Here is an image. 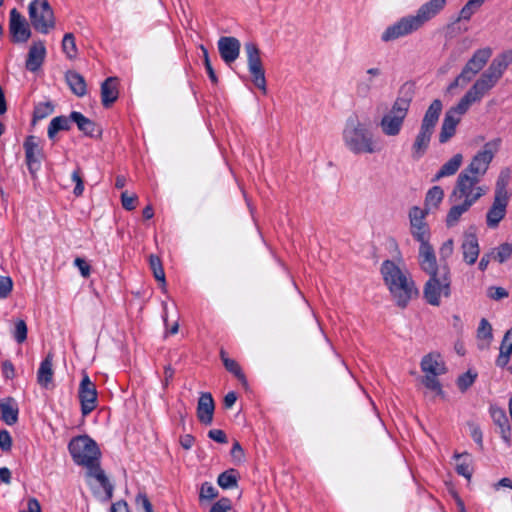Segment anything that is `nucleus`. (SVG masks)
Masks as SVG:
<instances>
[{
  "label": "nucleus",
  "instance_id": "nucleus-4",
  "mask_svg": "<svg viewBox=\"0 0 512 512\" xmlns=\"http://www.w3.org/2000/svg\"><path fill=\"white\" fill-rule=\"evenodd\" d=\"M381 274L397 305L404 308L417 296L418 290L404 264L385 260L381 265Z\"/></svg>",
  "mask_w": 512,
  "mask_h": 512
},
{
  "label": "nucleus",
  "instance_id": "nucleus-46",
  "mask_svg": "<svg viewBox=\"0 0 512 512\" xmlns=\"http://www.w3.org/2000/svg\"><path fill=\"white\" fill-rule=\"evenodd\" d=\"M486 0H469L460 11V19L469 20Z\"/></svg>",
  "mask_w": 512,
  "mask_h": 512
},
{
  "label": "nucleus",
  "instance_id": "nucleus-29",
  "mask_svg": "<svg viewBox=\"0 0 512 512\" xmlns=\"http://www.w3.org/2000/svg\"><path fill=\"white\" fill-rule=\"evenodd\" d=\"M53 376V356L51 353H49L40 363L39 369L37 371V382L40 386L48 388L52 383Z\"/></svg>",
  "mask_w": 512,
  "mask_h": 512
},
{
  "label": "nucleus",
  "instance_id": "nucleus-42",
  "mask_svg": "<svg viewBox=\"0 0 512 512\" xmlns=\"http://www.w3.org/2000/svg\"><path fill=\"white\" fill-rule=\"evenodd\" d=\"M493 261L500 264L509 260L512 256V244L505 242L490 250Z\"/></svg>",
  "mask_w": 512,
  "mask_h": 512
},
{
  "label": "nucleus",
  "instance_id": "nucleus-59",
  "mask_svg": "<svg viewBox=\"0 0 512 512\" xmlns=\"http://www.w3.org/2000/svg\"><path fill=\"white\" fill-rule=\"evenodd\" d=\"M208 437L218 443H226L227 436L221 429H212L208 432Z\"/></svg>",
  "mask_w": 512,
  "mask_h": 512
},
{
  "label": "nucleus",
  "instance_id": "nucleus-23",
  "mask_svg": "<svg viewBox=\"0 0 512 512\" xmlns=\"http://www.w3.org/2000/svg\"><path fill=\"white\" fill-rule=\"evenodd\" d=\"M461 250L463 254V260L468 265H473L476 263L480 253V247L478 238L474 232L467 231L464 233Z\"/></svg>",
  "mask_w": 512,
  "mask_h": 512
},
{
  "label": "nucleus",
  "instance_id": "nucleus-7",
  "mask_svg": "<svg viewBox=\"0 0 512 512\" xmlns=\"http://www.w3.org/2000/svg\"><path fill=\"white\" fill-rule=\"evenodd\" d=\"M480 181L460 172L449 197L450 201L462 202L472 207L488 191V187L480 185Z\"/></svg>",
  "mask_w": 512,
  "mask_h": 512
},
{
  "label": "nucleus",
  "instance_id": "nucleus-16",
  "mask_svg": "<svg viewBox=\"0 0 512 512\" xmlns=\"http://www.w3.org/2000/svg\"><path fill=\"white\" fill-rule=\"evenodd\" d=\"M23 148L29 173L33 179H36L37 173L41 168L42 160L44 159L43 148L40 145L39 139L34 135H29L25 138Z\"/></svg>",
  "mask_w": 512,
  "mask_h": 512
},
{
  "label": "nucleus",
  "instance_id": "nucleus-63",
  "mask_svg": "<svg viewBox=\"0 0 512 512\" xmlns=\"http://www.w3.org/2000/svg\"><path fill=\"white\" fill-rule=\"evenodd\" d=\"M195 438L191 434L180 436L179 443L185 450H189L194 445Z\"/></svg>",
  "mask_w": 512,
  "mask_h": 512
},
{
  "label": "nucleus",
  "instance_id": "nucleus-60",
  "mask_svg": "<svg viewBox=\"0 0 512 512\" xmlns=\"http://www.w3.org/2000/svg\"><path fill=\"white\" fill-rule=\"evenodd\" d=\"M2 374L6 379H13L15 376V369L11 361L6 360L1 365Z\"/></svg>",
  "mask_w": 512,
  "mask_h": 512
},
{
  "label": "nucleus",
  "instance_id": "nucleus-43",
  "mask_svg": "<svg viewBox=\"0 0 512 512\" xmlns=\"http://www.w3.org/2000/svg\"><path fill=\"white\" fill-rule=\"evenodd\" d=\"M478 373L472 369L458 376L456 384L461 392L467 391L476 381Z\"/></svg>",
  "mask_w": 512,
  "mask_h": 512
},
{
  "label": "nucleus",
  "instance_id": "nucleus-6",
  "mask_svg": "<svg viewBox=\"0 0 512 512\" xmlns=\"http://www.w3.org/2000/svg\"><path fill=\"white\" fill-rule=\"evenodd\" d=\"M442 112V102L435 99L426 110L421 122L420 129L415 136L411 147V157L414 160L421 159L429 148L431 137L434 133Z\"/></svg>",
  "mask_w": 512,
  "mask_h": 512
},
{
  "label": "nucleus",
  "instance_id": "nucleus-47",
  "mask_svg": "<svg viewBox=\"0 0 512 512\" xmlns=\"http://www.w3.org/2000/svg\"><path fill=\"white\" fill-rule=\"evenodd\" d=\"M218 496L217 489L210 482L202 483L199 492L200 501H210Z\"/></svg>",
  "mask_w": 512,
  "mask_h": 512
},
{
  "label": "nucleus",
  "instance_id": "nucleus-9",
  "mask_svg": "<svg viewBox=\"0 0 512 512\" xmlns=\"http://www.w3.org/2000/svg\"><path fill=\"white\" fill-rule=\"evenodd\" d=\"M502 139L497 137L486 142L461 172L481 180L487 173L491 162L500 150Z\"/></svg>",
  "mask_w": 512,
  "mask_h": 512
},
{
  "label": "nucleus",
  "instance_id": "nucleus-58",
  "mask_svg": "<svg viewBox=\"0 0 512 512\" xmlns=\"http://www.w3.org/2000/svg\"><path fill=\"white\" fill-rule=\"evenodd\" d=\"M12 447V438L7 430L0 431V448L3 451H9Z\"/></svg>",
  "mask_w": 512,
  "mask_h": 512
},
{
  "label": "nucleus",
  "instance_id": "nucleus-64",
  "mask_svg": "<svg viewBox=\"0 0 512 512\" xmlns=\"http://www.w3.org/2000/svg\"><path fill=\"white\" fill-rule=\"evenodd\" d=\"M454 242L452 239H448L443 243L440 248V253L443 257H449L453 253Z\"/></svg>",
  "mask_w": 512,
  "mask_h": 512
},
{
  "label": "nucleus",
  "instance_id": "nucleus-54",
  "mask_svg": "<svg viewBox=\"0 0 512 512\" xmlns=\"http://www.w3.org/2000/svg\"><path fill=\"white\" fill-rule=\"evenodd\" d=\"M136 505L145 512H154L152 504L145 493H138L135 499Z\"/></svg>",
  "mask_w": 512,
  "mask_h": 512
},
{
  "label": "nucleus",
  "instance_id": "nucleus-45",
  "mask_svg": "<svg viewBox=\"0 0 512 512\" xmlns=\"http://www.w3.org/2000/svg\"><path fill=\"white\" fill-rule=\"evenodd\" d=\"M218 485L223 489H229L237 486V478L234 470H228L221 473L217 479Z\"/></svg>",
  "mask_w": 512,
  "mask_h": 512
},
{
  "label": "nucleus",
  "instance_id": "nucleus-37",
  "mask_svg": "<svg viewBox=\"0 0 512 512\" xmlns=\"http://www.w3.org/2000/svg\"><path fill=\"white\" fill-rule=\"evenodd\" d=\"M220 357L226 370L232 373L243 386H247V380L240 365L234 359L229 358L223 349L220 351Z\"/></svg>",
  "mask_w": 512,
  "mask_h": 512
},
{
  "label": "nucleus",
  "instance_id": "nucleus-26",
  "mask_svg": "<svg viewBox=\"0 0 512 512\" xmlns=\"http://www.w3.org/2000/svg\"><path fill=\"white\" fill-rule=\"evenodd\" d=\"M421 370L425 374L442 375L446 373V366L440 354L429 353L422 358Z\"/></svg>",
  "mask_w": 512,
  "mask_h": 512
},
{
  "label": "nucleus",
  "instance_id": "nucleus-56",
  "mask_svg": "<svg viewBox=\"0 0 512 512\" xmlns=\"http://www.w3.org/2000/svg\"><path fill=\"white\" fill-rule=\"evenodd\" d=\"M74 265L79 269L80 274L84 278H88L91 274V266L86 262L85 259L77 257L74 260Z\"/></svg>",
  "mask_w": 512,
  "mask_h": 512
},
{
  "label": "nucleus",
  "instance_id": "nucleus-20",
  "mask_svg": "<svg viewBox=\"0 0 512 512\" xmlns=\"http://www.w3.org/2000/svg\"><path fill=\"white\" fill-rule=\"evenodd\" d=\"M419 265L428 275L440 272L434 249L429 242L421 243L419 246Z\"/></svg>",
  "mask_w": 512,
  "mask_h": 512
},
{
  "label": "nucleus",
  "instance_id": "nucleus-15",
  "mask_svg": "<svg viewBox=\"0 0 512 512\" xmlns=\"http://www.w3.org/2000/svg\"><path fill=\"white\" fill-rule=\"evenodd\" d=\"M427 210L413 206L409 210L410 233L414 240L421 243L429 242L431 233L426 222Z\"/></svg>",
  "mask_w": 512,
  "mask_h": 512
},
{
  "label": "nucleus",
  "instance_id": "nucleus-10",
  "mask_svg": "<svg viewBox=\"0 0 512 512\" xmlns=\"http://www.w3.org/2000/svg\"><path fill=\"white\" fill-rule=\"evenodd\" d=\"M430 278L424 286V298L426 301L433 306H439L441 303V297L450 296V269L447 265L440 267V272L429 275Z\"/></svg>",
  "mask_w": 512,
  "mask_h": 512
},
{
  "label": "nucleus",
  "instance_id": "nucleus-31",
  "mask_svg": "<svg viewBox=\"0 0 512 512\" xmlns=\"http://www.w3.org/2000/svg\"><path fill=\"white\" fill-rule=\"evenodd\" d=\"M1 419L7 425H14L18 421V406L11 397L0 400Z\"/></svg>",
  "mask_w": 512,
  "mask_h": 512
},
{
  "label": "nucleus",
  "instance_id": "nucleus-19",
  "mask_svg": "<svg viewBox=\"0 0 512 512\" xmlns=\"http://www.w3.org/2000/svg\"><path fill=\"white\" fill-rule=\"evenodd\" d=\"M241 43L232 36H223L218 40V50L226 64L233 63L240 54Z\"/></svg>",
  "mask_w": 512,
  "mask_h": 512
},
{
  "label": "nucleus",
  "instance_id": "nucleus-22",
  "mask_svg": "<svg viewBox=\"0 0 512 512\" xmlns=\"http://www.w3.org/2000/svg\"><path fill=\"white\" fill-rule=\"evenodd\" d=\"M512 357V327L508 329L501 340L499 354L495 359V365L500 369H507L512 373V366L509 365Z\"/></svg>",
  "mask_w": 512,
  "mask_h": 512
},
{
  "label": "nucleus",
  "instance_id": "nucleus-44",
  "mask_svg": "<svg viewBox=\"0 0 512 512\" xmlns=\"http://www.w3.org/2000/svg\"><path fill=\"white\" fill-rule=\"evenodd\" d=\"M149 265L151 270L153 271V275L155 279L165 285V272L162 266V262L160 258L156 255L149 256Z\"/></svg>",
  "mask_w": 512,
  "mask_h": 512
},
{
  "label": "nucleus",
  "instance_id": "nucleus-41",
  "mask_svg": "<svg viewBox=\"0 0 512 512\" xmlns=\"http://www.w3.org/2000/svg\"><path fill=\"white\" fill-rule=\"evenodd\" d=\"M381 75V70L379 68H370L366 72V77L364 80L359 82L357 86V91L360 94H367L370 89L374 86V78Z\"/></svg>",
  "mask_w": 512,
  "mask_h": 512
},
{
  "label": "nucleus",
  "instance_id": "nucleus-40",
  "mask_svg": "<svg viewBox=\"0 0 512 512\" xmlns=\"http://www.w3.org/2000/svg\"><path fill=\"white\" fill-rule=\"evenodd\" d=\"M62 51L70 60H74L78 56L75 36L73 33H66L61 43Z\"/></svg>",
  "mask_w": 512,
  "mask_h": 512
},
{
  "label": "nucleus",
  "instance_id": "nucleus-48",
  "mask_svg": "<svg viewBox=\"0 0 512 512\" xmlns=\"http://www.w3.org/2000/svg\"><path fill=\"white\" fill-rule=\"evenodd\" d=\"M438 375L425 374L422 383L426 388L435 391L438 395L443 394V390L439 380L437 379Z\"/></svg>",
  "mask_w": 512,
  "mask_h": 512
},
{
  "label": "nucleus",
  "instance_id": "nucleus-39",
  "mask_svg": "<svg viewBox=\"0 0 512 512\" xmlns=\"http://www.w3.org/2000/svg\"><path fill=\"white\" fill-rule=\"evenodd\" d=\"M70 118L66 116L54 117L48 126V137L53 139L59 131H67L70 129Z\"/></svg>",
  "mask_w": 512,
  "mask_h": 512
},
{
  "label": "nucleus",
  "instance_id": "nucleus-13",
  "mask_svg": "<svg viewBox=\"0 0 512 512\" xmlns=\"http://www.w3.org/2000/svg\"><path fill=\"white\" fill-rule=\"evenodd\" d=\"M245 52L247 55V64L249 72L252 75L254 85L259 88L263 94L267 93L265 71L260 57V50L256 43H245Z\"/></svg>",
  "mask_w": 512,
  "mask_h": 512
},
{
  "label": "nucleus",
  "instance_id": "nucleus-50",
  "mask_svg": "<svg viewBox=\"0 0 512 512\" xmlns=\"http://www.w3.org/2000/svg\"><path fill=\"white\" fill-rule=\"evenodd\" d=\"M14 338L18 343L27 339V325L24 320H18L15 324Z\"/></svg>",
  "mask_w": 512,
  "mask_h": 512
},
{
  "label": "nucleus",
  "instance_id": "nucleus-38",
  "mask_svg": "<svg viewBox=\"0 0 512 512\" xmlns=\"http://www.w3.org/2000/svg\"><path fill=\"white\" fill-rule=\"evenodd\" d=\"M444 191L440 186H433L430 188L425 197V210L427 213L431 209H436L443 201Z\"/></svg>",
  "mask_w": 512,
  "mask_h": 512
},
{
  "label": "nucleus",
  "instance_id": "nucleus-55",
  "mask_svg": "<svg viewBox=\"0 0 512 512\" xmlns=\"http://www.w3.org/2000/svg\"><path fill=\"white\" fill-rule=\"evenodd\" d=\"M202 51H203V54H204V65H205V68H206V71L208 73V76L211 80L212 83L216 84L218 79H217V76L215 74V71L211 65V62H210V59H209V55H208V51L202 46Z\"/></svg>",
  "mask_w": 512,
  "mask_h": 512
},
{
  "label": "nucleus",
  "instance_id": "nucleus-34",
  "mask_svg": "<svg viewBox=\"0 0 512 512\" xmlns=\"http://www.w3.org/2000/svg\"><path fill=\"white\" fill-rule=\"evenodd\" d=\"M511 180V170L509 168H504L500 171L499 176L495 185L494 197H500L505 199H510V193L508 192V185Z\"/></svg>",
  "mask_w": 512,
  "mask_h": 512
},
{
  "label": "nucleus",
  "instance_id": "nucleus-53",
  "mask_svg": "<svg viewBox=\"0 0 512 512\" xmlns=\"http://www.w3.org/2000/svg\"><path fill=\"white\" fill-rule=\"evenodd\" d=\"M231 510V501L228 498H221L217 502H215L210 512H229Z\"/></svg>",
  "mask_w": 512,
  "mask_h": 512
},
{
  "label": "nucleus",
  "instance_id": "nucleus-11",
  "mask_svg": "<svg viewBox=\"0 0 512 512\" xmlns=\"http://www.w3.org/2000/svg\"><path fill=\"white\" fill-rule=\"evenodd\" d=\"M491 56L492 50L489 47L476 50L449 88L453 89L469 83L485 67Z\"/></svg>",
  "mask_w": 512,
  "mask_h": 512
},
{
  "label": "nucleus",
  "instance_id": "nucleus-12",
  "mask_svg": "<svg viewBox=\"0 0 512 512\" xmlns=\"http://www.w3.org/2000/svg\"><path fill=\"white\" fill-rule=\"evenodd\" d=\"M28 12L32 26L40 33L47 34L55 27L54 12L48 0H33Z\"/></svg>",
  "mask_w": 512,
  "mask_h": 512
},
{
  "label": "nucleus",
  "instance_id": "nucleus-3",
  "mask_svg": "<svg viewBox=\"0 0 512 512\" xmlns=\"http://www.w3.org/2000/svg\"><path fill=\"white\" fill-rule=\"evenodd\" d=\"M446 6V0H430L422 4L414 15L402 17L394 24L388 26L381 35V40L390 42L410 35L427 22L436 17Z\"/></svg>",
  "mask_w": 512,
  "mask_h": 512
},
{
  "label": "nucleus",
  "instance_id": "nucleus-35",
  "mask_svg": "<svg viewBox=\"0 0 512 512\" xmlns=\"http://www.w3.org/2000/svg\"><path fill=\"white\" fill-rule=\"evenodd\" d=\"M71 121L75 122L78 129L82 131L87 136H93L96 131V124L85 117L82 113L73 111L70 114Z\"/></svg>",
  "mask_w": 512,
  "mask_h": 512
},
{
  "label": "nucleus",
  "instance_id": "nucleus-30",
  "mask_svg": "<svg viewBox=\"0 0 512 512\" xmlns=\"http://www.w3.org/2000/svg\"><path fill=\"white\" fill-rule=\"evenodd\" d=\"M463 163V155L461 153L455 154L447 162H445L438 172L434 175L432 181L436 182L444 177L453 176L457 173Z\"/></svg>",
  "mask_w": 512,
  "mask_h": 512
},
{
  "label": "nucleus",
  "instance_id": "nucleus-57",
  "mask_svg": "<svg viewBox=\"0 0 512 512\" xmlns=\"http://www.w3.org/2000/svg\"><path fill=\"white\" fill-rule=\"evenodd\" d=\"M508 295V291L502 287H490L488 290V296L493 300H501Z\"/></svg>",
  "mask_w": 512,
  "mask_h": 512
},
{
  "label": "nucleus",
  "instance_id": "nucleus-18",
  "mask_svg": "<svg viewBox=\"0 0 512 512\" xmlns=\"http://www.w3.org/2000/svg\"><path fill=\"white\" fill-rule=\"evenodd\" d=\"M466 112H460L457 109V105L450 108L443 119L441 131L439 134V142L446 143L448 142L455 134L456 127L460 122V116L465 114Z\"/></svg>",
  "mask_w": 512,
  "mask_h": 512
},
{
  "label": "nucleus",
  "instance_id": "nucleus-2",
  "mask_svg": "<svg viewBox=\"0 0 512 512\" xmlns=\"http://www.w3.org/2000/svg\"><path fill=\"white\" fill-rule=\"evenodd\" d=\"M512 63V50L497 55L485 72L474 82L464 96L459 100L457 109L467 112L469 108L479 103L502 78L508 66Z\"/></svg>",
  "mask_w": 512,
  "mask_h": 512
},
{
  "label": "nucleus",
  "instance_id": "nucleus-1",
  "mask_svg": "<svg viewBox=\"0 0 512 512\" xmlns=\"http://www.w3.org/2000/svg\"><path fill=\"white\" fill-rule=\"evenodd\" d=\"M68 449L74 462L87 468V474L99 483L110 500L114 487L100 467L101 452L97 443L87 435L77 436L69 442Z\"/></svg>",
  "mask_w": 512,
  "mask_h": 512
},
{
  "label": "nucleus",
  "instance_id": "nucleus-62",
  "mask_svg": "<svg viewBox=\"0 0 512 512\" xmlns=\"http://www.w3.org/2000/svg\"><path fill=\"white\" fill-rule=\"evenodd\" d=\"M231 455L234 459L238 461H242L244 459V450L238 441H235L233 443Z\"/></svg>",
  "mask_w": 512,
  "mask_h": 512
},
{
  "label": "nucleus",
  "instance_id": "nucleus-52",
  "mask_svg": "<svg viewBox=\"0 0 512 512\" xmlns=\"http://www.w3.org/2000/svg\"><path fill=\"white\" fill-rule=\"evenodd\" d=\"M137 196L135 194H128V192H123L121 194V203L124 209L131 211L136 208L137 204Z\"/></svg>",
  "mask_w": 512,
  "mask_h": 512
},
{
  "label": "nucleus",
  "instance_id": "nucleus-25",
  "mask_svg": "<svg viewBox=\"0 0 512 512\" xmlns=\"http://www.w3.org/2000/svg\"><path fill=\"white\" fill-rule=\"evenodd\" d=\"M46 57V47L43 41L33 42L30 46L27 59H26V69L35 72L37 71L43 64Z\"/></svg>",
  "mask_w": 512,
  "mask_h": 512
},
{
  "label": "nucleus",
  "instance_id": "nucleus-8",
  "mask_svg": "<svg viewBox=\"0 0 512 512\" xmlns=\"http://www.w3.org/2000/svg\"><path fill=\"white\" fill-rule=\"evenodd\" d=\"M410 108V99L398 97L391 108L382 116L379 127L388 137L398 136L403 128Z\"/></svg>",
  "mask_w": 512,
  "mask_h": 512
},
{
  "label": "nucleus",
  "instance_id": "nucleus-17",
  "mask_svg": "<svg viewBox=\"0 0 512 512\" xmlns=\"http://www.w3.org/2000/svg\"><path fill=\"white\" fill-rule=\"evenodd\" d=\"M9 32L12 41L15 43H24L28 41L31 36V31L26 19L16 8L10 11Z\"/></svg>",
  "mask_w": 512,
  "mask_h": 512
},
{
  "label": "nucleus",
  "instance_id": "nucleus-21",
  "mask_svg": "<svg viewBox=\"0 0 512 512\" xmlns=\"http://www.w3.org/2000/svg\"><path fill=\"white\" fill-rule=\"evenodd\" d=\"M510 199L494 197L491 207L486 213V225L490 229H495L506 215V209Z\"/></svg>",
  "mask_w": 512,
  "mask_h": 512
},
{
  "label": "nucleus",
  "instance_id": "nucleus-36",
  "mask_svg": "<svg viewBox=\"0 0 512 512\" xmlns=\"http://www.w3.org/2000/svg\"><path fill=\"white\" fill-rule=\"evenodd\" d=\"M454 458L457 461L456 471L459 475L470 479L472 475V457L468 453H455Z\"/></svg>",
  "mask_w": 512,
  "mask_h": 512
},
{
  "label": "nucleus",
  "instance_id": "nucleus-27",
  "mask_svg": "<svg viewBox=\"0 0 512 512\" xmlns=\"http://www.w3.org/2000/svg\"><path fill=\"white\" fill-rule=\"evenodd\" d=\"M119 80L117 77H108L101 84V102L106 108L110 107L119 96Z\"/></svg>",
  "mask_w": 512,
  "mask_h": 512
},
{
  "label": "nucleus",
  "instance_id": "nucleus-51",
  "mask_svg": "<svg viewBox=\"0 0 512 512\" xmlns=\"http://www.w3.org/2000/svg\"><path fill=\"white\" fill-rule=\"evenodd\" d=\"M13 288V281L8 276H0V299H5L9 296Z\"/></svg>",
  "mask_w": 512,
  "mask_h": 512
},
{
  "label": "nucleus",
  "instance_id": "nucleus-5",
  "mask_svg": "<svg viewBox=\"0 0 512 512\" xmlns=\"http://www.w3.org/2000/svg\"><path fill=\"white\" fill-rule=\"evenodd\" d=\"M346 148L353 154H374L379 151L372 132L358 117H349L342 132Z\"/></svg>",
  "mask_w": 512,
  "mask_h": 512
},
{
  "label": "nucleus",
  "instance_id": "nucleus-32",
  "mask_svg": "<svg viewBox=\"0 0 512 512\" xmlns=\"http://www.w3.org/2000/svg\"><path fill=\"white\" fill-rule=\"evenodd\" d=\"M66 82L71 91L78 97H83L87 92L86 81L82 75L76 71H67L65 75Z\"/></svg>",
  "mask_w": 512,
  "mask_h": 512
},
{
  "label": "nucleus",
  "instance_id": "nucleus-49",
  "mask_svg": "<svg viewBox=\"0 0 512 512\" xmlns=\"http://www.w3.org/2000/svg\"><path fill=\"white\" fill-rule=\"evenodd\" d=\"M71 178H72V181L75 183V188H74L73 193L75 196L79 197L83 194V191H84V183L82 180L80 168H77L72 172Z\"/></svg>",
  "mask_w": 512,
  "mask_h": 512
},
{
  "label": "nucleus",
  "instance_id": "nucleus-14",
  "mask_svg": "<svg viewBox=\"0 0 512 512\" xmlns=\"http://www.w3.org/2000/svg\"><path fill=\"white\" fill-rule=\"evenodd\" d=\"M78 398L82 416H88L98 406V392L96 385L91 381L87 373H83L79 383Z\"/></svg>",
  "mask_w": 512,
  "mask_h": 512
},
{
  "label": "nucleus",
  "instance_id": "nucleus-61",
  "mask_svg": "<svg viewBox=\"0 0 512 512\" xmlns=\"http://www.w3.org/2000/svg\"><path fill=\"white\" fill-rule=\"evenodd\" d=\"M53 108L50 103L40 104L35 109V116L37 118H44L52 112Z\"/></svg>",
  "mask_w": 512,
  "mask_h": 512
},
{
  "label": "nucleus",
  "instance_id": "nucleus-28",
  "mask_svg": "<svg viewBox=\"0 0 512 512\" xmlns=\"http://www.w3.org/2000/svg\"><path fill=\"white\" fill-rule=\"evenodd\" d=\"M477 346L480 350H486L493 341L492 325L486 318H482L476 331Z\"/></svg>",
  "mask_w": 512,
  "mask_h": 512
},
{
  "label": "nucleus",
  "instance_id": "nucleus-24",
  "mask_svg": "<svg viewBox=\"0 0 512 512\" xmlns=\"http://www.w3.org/2000/svg\"><path fill=\"white\" fill-rule=\"evenodd\" d=\"M215 403L211 393L204 392L200 394L197 403V418L200 423L210 425L213 421Z\"/></svg>",
  "mask_w": 512,
  "mask_h": 512
},
{
  "label": "nucleus",
  "instance_id": "nucleus-33",
  "mask_svg": "<svg viewBox=\"0 0 512 512\" xmlns=\"http://www.w3.org/2000/svg\"><path fill=\"white\" fill-rule=\"evenodd\" d=\"M471 206H468L465 203L462 202H453V205L449 209L446 218H445V224L448 228L456 226L463 214L469 211Z\"/></svg>",
  "mask_w": 512,
  "mask_h": 512
}]
</instances>
